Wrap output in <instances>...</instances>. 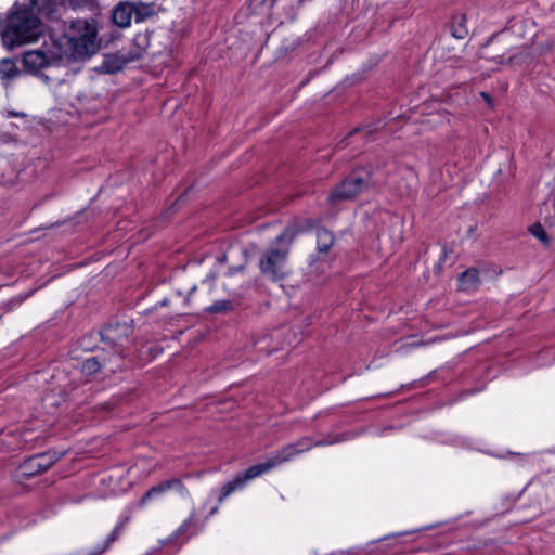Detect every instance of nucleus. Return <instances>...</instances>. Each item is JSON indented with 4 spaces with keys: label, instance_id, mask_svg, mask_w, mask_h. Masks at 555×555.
<instances>
[{
    "label": "nucleus",
    "instance_id": "1",
    "mask_svg": "<svg viewBox=\"0 0 555 555\" xmlns=\"http://www.w3.org/2000/svg\"><path fill=\"white\" fill-rule=\"evenodd\" d=\"M53 44L57 49V55L66 61L86 60L94 55L100 48L98 41V28L93 20H75L57 37Z\"/></svg>",
    "mask_w": 555,
    "mask_h": 555
},
{
    "label": "nucleus",
    "instance_id": "2",
    "mask_svg": "<svg viewBox=\"0 0 555 555\" xmlns=\"http://www.w3.org/2000/svg\"><path fill=\"white\" fill-rule=\"evenodd\" d=\"M311 447L312 443L308 437L301 438L295 443L284 446L264 462L248 467L243 473L237 474L233 480L227 482L221 489L218 501L222 502L231 493L242 489L247 481L268 473L286 461H289L296 454L310 450Z\"/></svg>",
    "mask_w": 555,
    "mask_h": 555
},
{
    "label": "nucleus",
    "instance_id": "3",
    "mask_svg": "<svg viewBox=\"0 0 555 555\" xmlns=\"http://www.w3.org/2000/svg\"><path fill=\"white\" fill-rule=\"evenodd\" d=\"M42 30L40 18L28 9L12 11L4 21H0L2 43L9 49L36 41Z\"/></svg>",
    "mask_w": 555,
    "mask_h": 555
},
{
    "label": "nucleus",
    "instance_id": "4",
    "mask_svg": "<svg viewBox=\"0 0 555 555\" xmlns=\"http://www.w3.org/2000/svg\"><path fill=\"white\" fill-rule=\"evenodd\" d=\"M133 334V326L128 322L113 321L106 323L99 332L100 339L109 350L116 362H121L124 343Z\"/></svg>",
    "mask_w": 555,
    "mask_h": 555
},
{
    "label": "nucleus",
    "instance_id": "5",
    "mask_svg": "<svg viewBox=\"0 0 555 555\" xmlns=\"http://www.w3.org/2000/svg\"><path fill=\"white\" fill-rule=\"evenodd\" d=\"M281 247L268 248L259 259V269L262 275L276 282L283 280L287 272L285 270L291 246L280 244Z\"/></svg>",
    "mask_w": 555,
    "mask_h": 555
},
{
    "label": "nucleus",
    "instance_id": "6",
    "mask_svg": "<svg viewBox=\"0 0 555 555\" xmlns=\"http://www.w3.org/2000/svg\"><path fill=\"white\" fill-rule=\"evenodd\" d=\"M370 185L369 177L346 176L339 183L335 185L328 195V202L335 205L345 201L354 199L360 193Z\"/></svg>",
    "mask_w": 555,
    "mask_h": 555
},
{
    "label": "nucleus",
    "instance_id": "7",
    "mask_svg": "<svg viewBox=\"0 0 555 555\" xmlns=\"http://www.w3.org/2000/svg\"><path fill=\"white\" fill-rule=\"evenodd\" d=\"M57 61H63L57 55V49L53 44V50L49 52L42 50H29L23 55V66L26 72L37 75L41 69L47 68Z\"/></svg>",
    "mask_w": 555,
    "mask_h": 555
},
{
    "label": "nucleus",
    "instance_id": "8",
    "mask_svg": "<svg viewBox=\"0 0 555 555\" xmlns=\"http://www.w3.org/2000/svg\"><path fill=\"white\" fill-rule=\"evenodd\" d=\"M62 457L56 451H47L35 454L26 459L18 467L21 474L25 477H34L42 472L48 470Z\"/></svg>",
    "mask_w": 555,
    "mask_h": 555
},
{
    "label": "nucleus",
    "instance_id": "9",
    "mask_svg": "<svg viewBox=\"0 0 555 555\" xmlns=\"http://www.w3.org/2000/svg\"><path fill=\"white\" fill-rule=\"evenodd\" d=\"M120 363L116 362L112 354L103 348L99 354L87 358L81 363L80 371L85 376H93L102 369L114 373L120 367Z\"/></svg>",
    "mask_w": 555,
    "mask_h": 555
},
{
    "label": "nucleus",
    "instance_id": "10",
    "mask_svg": "<svg viewBox=\"0 0 555 555\" xmlns=\"http://www.w3.org/2000/svg\"><path fill=\"white\" fill-rule=\"evenodd\" d=\"M317 228V221L311 218L295 219L288 224L280 235L275 237L276 244H287L292 246L297 235L309 232Z\"/></svg>",
    "mask_w": 555,
    "mask_h": 555
},
{
    "label": "nucleus",
    "instance_id": "11",
    "mask_svg": "<svg viewBox=\"0 0 555 555\" xmlns=\"http://www.w3.org/2000/svg\"><path fill=\"white\" fill-rule=\"evenodd\" d=\"M170 489H176L181 494H188V490L182 482L181 478H171L168 480H163L159 483L151 487L140 499L138 505L140 507L144 506L150 500L162 495L166 491Z\"/></svg>",
    "mask_w": 555,
    "mask_h": 555
},
{
    "label": "nucleus",
    "instance_id": "12",
    "mask_svg": "<svg viewBox=\"0 0 555 555\" xmlns=\"http://www.w3.org/2000/svg\"><path fill=\"white\" fill-rule=\"evenodd\" d=\"M133 20L132 3L120 2L116 5L112 14V21L114 24L121 28L129 27Z\"/></svg>",
    "mask_w": 555,
    "mask_h": 555
},
{
    "label": "nucleus",
    "instance_id": "13",
    "mask_svg": "<svg viewBox=\"0 0 555 555\" xmlns=\"http://www.w3.org/2000/svg\"><path fill=\"white\" fill-rule=\"evenodd\" d=\"M335 244V235L324 227L317 228V250L320 255H327Z\"/></svg>",
    "mask_w": 555,
    "mask_h": 555
},
{
    "label": "nucleus",
    "instance_id": "14",
    "mask_svg": "<svg viewBox=\"0 0 555 555\" xmlns=\"http://www.w3.org/2000/svg\"><path fill=\"white\" fill-rule=\"evenodd\" d=\"M460 288L462 291H473L480 284L479 271L472 267L460 274Z\"/></svg>",
    "mask_w": 555,
    "mask_h": 555
},
{
    "label": "nucleus",
    "instance_id": "15",
    "mask_svg": "<svg viewBox=\"0 0 555 555\" xmlns=\"http://www.w3.org/2000/svg\"><path fill=\"white\" fill-rule=\"evenodd\" d=\"M128 521H129V517H125L119 524H117L116 527L114 528V530L107 537V539L104 542L103 546L102 547H98L96 550H94L91 553V555H101L105 551H107L111 547V545L120 538V535L124 532L125 527H126Z\"/></svg>",
    "mask_w": 555,
    "mask_h": 555
},
{
    "label": "nucleus",
    "instance_id": "16",
    "mask_svg": "<svg viewBox=\"0 0 555 555\" xmlns=\"http://www.w3.org/2000/svg\"><path fill=\"white\" fill-rule=\"evenodd\" d=\"M21 74L14 60L3 59L0 61V78L7 83Z\"/></svg>",
    "mask_w": 555,
    "mask_h": 555
},
{
    "label": "nucleus",
    "instance_id": "17",
    "mask_svg": "<svg viewBox=\"0 0 555 555\" xmlns=\"http://www.w3.org/2000/svg\"><path fill=\"white\" fill-rule=\"evenodd\" d=\"M133 50L131 52L132 59H139L143 52L150 47V34L139 33L132 40Z\"/></svg>",
    "mask_w": 555,
    "mask_h": 555
},
{
    "label": "nucleus",
    "instance_id": "18",
    "mask_svg": "<svg viewBox=\"0 0 555 555\" xmlns=\"http://www.w3.org/2000/svg\"><path fill=\"white\" fill-rule=\"evenodd\" d=\"M99 340H101L99 333H87L78 339V348L87 352H94L99 349Z\"/></svg>",
    "mask_w": 555,
    "mask_h": 555
},
{
    "label": "nucleus",
    "instance_id": "19",
    "mask_svg": "<svg viewBox=\"0 0 555 555\" xmlns=\"http://www.w3.org/2000/svg\"><path fill=\"white\" fill-rule=\"evenodd\" d=\"M132 14L135 23H141L154 14V8L143 2H131Z\"/></svg>",
    "mask_w": 555,
    "mask_h": 555
},
{
    "label": "nucleus",
    "instance_id": "20",
    "mask_svg": "<svg viewBox=\"0 0 555 555\" xmlns=\"http://www.w3.org/2000/svg\"><path fill=\"white\" fill-rule=\"evenodd\" d=\"M451 35L456 39H464L468 35L465 15H456L453 17Z\"/></svg>",
    "mask_w": 555,
    "mask_h": 555
},
{
    "label": "nucleus",
    "instance_id": "21",
    "mask_svg": "<svg viewBox=\"0 0 555 555\" xmlns=\"http://www.w3.org/2000/svg\"><path fill=\"white\" fill-rule=\"evenodd\" d=\"M379 164L373 165L366 162V158H360L352 162V164L345 170H350L351 173H358L359 171H365V173H373L374 171L380 170Z\"/></svg>",
    "mask_w": 555,
    "mask_h": 555
},
{
    "label": "nucleus",
    "instance_id": "22",
    "mask_svg": "<svg viewBox=\"0 0 555 555\" xmlns=\"http://www.w3.org/2000/svg\"><path fill=\"white\" fill-rule=\"evenodd\" d=\"M233 302L231 300H217L211 306L207 307L205 310L208 313H225L233 309Z\"/></svg>",
    "mask_w": 555,
    "mask_h": 555
},
{
    "label": "nucleus",
    "instance_id": "23",
    "mask_svg": "<svg viewBox=\"0 0 555 555\" xmlns=\"http://www.w3.org/2000/svg\"><path fill=\"white\" fill-rule=\"evenodd\" d=\"M30 10H36L40 15H46L51 11V0H30Z\"/></svg>",
    "mask_w": 555,
    "mask_h": 555
},
{
    "label": "nucleus",
    "instance_id": "24",
    "mask_svg": "<svg viewBox=\"0 0 555 555\" xmlns=\"http://www.w3.org/2000/svg\"><path fill=\"white\" fill-rule=\"evenodd\" d=\"M531 234L540 240L544 245H547L550 243V237L544 230V228L540 223H535L530 228Z\"/></svg>",
    "mask_w": 555,
    "mask_h": 555
},
{
    "label": "nucleus",
    "instance_id": "25",
    "mask_svg": "<svg viewBox=\"0 0 555 555\" xmlns=\"http://www.w3.org/2000/svg\"><path fill=\"white\" fill-rule=\"evenodd\" d=\"M33 294V291L25 294V295H22V296H16L14 298H12L10 300V302L8 304V306H10L11 308L15 305H21L25 299H27L30 295Z\"/></svg>",
    "mask_w": 555,
    "mask_h": 555
},
{
    "label": "nucleus",
    "instance_id": "26",
    "mask_svg": "<svg viewBox=\"0 0 555 555\" xmlns=\"http://www.w3.org/2000/svg\"><path fill=\"white\" fill-rule=\"evenodd\" d=\"M517 59H518L517 54L509 55L508 57H505L504 55H501L499 63H501V64H511L512 65V64H516L517 63Z\"/></svg>",
    "mask_w": 555,
    "mask_h": 555
},
{
    "label": "nucleus",
    "instance_id": "27",
    "mask_svg": "<svg viewBox=\"0 0 555 555\" xmlns=\"http://www.w3.org/2000/svg\"><path fill=\"white\" fill-rule=\"evenodd\" d=\"M245 268V263H242L240 266H231L228 269V275L232 276L236 274L237 272H242Z\"/></svg>",
    "mask_w": 555,
    "mask_h": 555
},
{
    "label": "nucleus",
    "instance_id": "28",
    "mask_svg": "<svg viewBox=\"0 0 555 555\" xmlns=\"http://www.w3.org/2000/svg\"><path fill=\"white\" fill-rule=\"evenodd\" d=\"M480 96L485 100L489 107H492L493 101L490 94H488L487 92H481Z\"/></svg>",
    "mask_w": 555,
    "mask_h": 555
},
{
    "label": "nucleus",
    "instance_id": "29",
    "mask_svg": "<svg viewBox=\"0 0 555 555\" xmlns=\"http://www.w3.org/2000/svg\"><path fill=\"white\" fill-rule=\"evenodd\" d=\"M8 116H9V117H20V116H25V114H24V113H18V112L11 111V112H8Z\"/></svg>",
    "mask_w": 555,
    "mask_h": 555
},
{
    "label": "nucleus",
    "instance_id": "30",
    "mask_svg": "<svg viewBox=\"0 0 555 555\" xmlns=\"http://www.w3.org/2000/svg\"><path fill=\"white\" fill-rule=\"evenodd\" d=\"M362 132H363L362 130L356 129L352 133H350V135H351L352 139H356L358 137H361Z\"/></svg>",
    "mask_w": 555,
    "mask_h": 555
},
{
    "label": "nucleus",
    "instance_id": "31",
    "mask_svg": "<svg viewBox=\"0 0 555 555\" xmlns=\"http://www.w3.org/2000/svg\"><path fill=\"white\" fill-rule=\"evenodd\" d=\"M217 260H218V262H219L220 264L225 263V262H227V254H222L221 256H219V257L217 258Z\"/></svg>",
    "mask_w": 555,
    "mask_h": 555
},
{
    "label": "nucleus",
    "instance_id": "32",
    "mask_svg": "<svg viewBox=\"0 0 555 555\" xmlns=\"http://www.w3.org/2000/svg\"><path fill=\"white\" fill-rule=\"evenodd\" d=\"M191 522H192L191 518L185 520L184 524L182 525V527L180 528V530L186 529L190 526Z\"/></svg>",
    "mask_w": 555,
    "mask_h": 555
},
{
    "label": "nucleus",
    "instance_id": "33",
    "mask_svg": "<svg viewBox=\"0 0 555 555\" xmlns=\"http://www.w3.org/2000/svg\"><path fill=\"white\" fill-rule=\"evenodd\" d=\"M195 291H196V286H193V287L190 289V292H189V294H188V297H186V299H185L186 301H189V300H190V296H191Z\"/></svg>",
    "mask_w": 555,
    "mask_h": 555
},
{
    "label": "nucleus",
    "instance_id": "34",
    "mask_svg": "<svg viewBox=\"0 0 555 555\" xmlns=\"http://www.w3.org/2000/svg\"><path fill=\"white\" fill-rule=\"evenodd\" d=\"M15 181L12 179L11 181H2L0 180V184H14Z\"/></svg>",
    "mask_w": 555,
    "mask_h": 555
},
{
    "label": "nucleus",
    "instance_id": "35",
    "mask_svg": "<svg viewBox=\"0 0 555 555\" xmlns=\"http://www.w3.org/2000/svg\"><path fill=\"white\" fill-rule=\"evenodd\" d=\"M476 227H470L468 230V235H472L475 231Z\"/></svg>",
    "mask_w": 555,
    "mask_h": 555
},
{
    "label": "nucleus",
    "instance_id": "36",
    "mask_svg": "<svg viewBox=\"0 0 555 555\" xmlns=\"http://www.w3.org/2000/svg\"><path fill=\"white\" fill-rule=\"evenodd\" d=\"M185 193H186V191H185L184 193H182V194L178 197V201H181V199H182V197H184V196H185Z\"/></svg>",
    "mask_w": 555,
    "mask_h": 555
},
{
    "label": "nucleus",
    "instance_id": "37",
    "mask_svg": "<svg viewBox=\"0 0 555 555\" xmlns=\"http://www.w3.org/2000/svg\"><path fill=\"white\" fill-rule=\"evenodd\" d=\"M314 444H315V446H323V444H324V442H323V441H319V442H315Z\"/></svg>",
    "mask_w": 555,
    "mask_h": 555
},
{
    "label": "nucleus",
    "instance_id": "38",
    "mask_svg": "<svg viewBox=\"0 0 555 555\" xmlns=\"http://www.w3.org/2000/svg\"><path fill=\"white\" fill-rule=\"evenodd\" d=\"M217 512V507L212 508L210 514H215Z\"/></svg>",
    "mask_w": 555,
    "mask_h": 555
}]
</instances>
